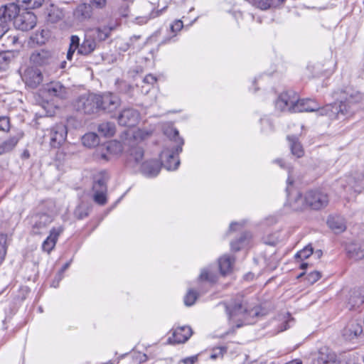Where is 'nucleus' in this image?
Instances as JSON below:
<instances>
[{
	"instance_id": "40",
	"label": "nucleus",
	"mask_w": 364,
	"mask_h": 364,
	"mask_svg": "<svg viewBox=\"0 0 364 364\" xmlns=\"http://www.w3.org/2000/svg\"><path fill=\"white\" fill-rule=\"evenodd\" d=\"M314 252L313 247L311 245L306 246L303 250L299 251L296 255V259L301 260L309 258Z\"/></svg>"
},
{
	"instance_id": "18",
	"label": "nucleus",
	"mask_w": 364,
	"mask_h": 364,
	"mask_svg": "<svg viewBox=\"0 0 364 364\" xmlns=\"http://www.w3.org/2000/svg\"><path fill=\"white\" fill-rule=\"evenodd\" d=\"M320 109L319 105L311 99L299 100L296 97L294 112H316Z\"/></svg>"
},
{
	"instance_id": "39",
	"label": "nucleus",
	"mask_w": 364,
	"mask_h": 364,
	"mask_svg": "<svg viewBox=\"0 0 364 364\" xmlns=\"http://www.w3.org/2000/svg\"><path fill=\"white\" fill-rule=\"evenodd\" d=\"M216 274L207 269H203L199 275V280L202 282L207 281L210 283H214L216 282Z\"/></svg>"
},
{
	"instance_id": "53",
	"label": "nucleus",
	"mask_w": 364,
	"mask_h": 364,
	"mask_svg": "<svg viewBox=\"0 0 364 364\" xmlns=\"http://www.w3.org/2000/svg\"><path fill=\"white\" fill-rule=\"evenodd\" d=\"M197 360L196 356L188 357L183 360L181 362L184 364H193Z\"/></svg>"
},
{
	"instance_id": "52",
	"label": "nucleus",
	"mask_w": 364,
	"mask_h": 364,
	"mask_svg": "<svg viewBox=\"0 0 364 364\" xmlns=\"http://www.w3.org/2000/svg\"><path fill=\"white\" fill-rule=\"evenodd\" d=\"M67 123H68V127H77V125H78V122L76 120V119L75 117H68V119H67Z\"/></svg>"
},
{
	"instance_id": "50",
	"label": "nucleus",
	"mask_w": 364,
	"mask_h": 364,
	"mask_svg": "<svg viewBox=\"0 0 364 364\" xmlns=\"http://www.w3.org/2000/svg\"><path fill=\"white\" fill-rule=\"evenodd\" d=\"M92 7H95L97 9H102L106 4V0H90V4Z\"/></svg>"
},
{
	"instance_id": "12",
	"label": "nucleus",
	"mask_w": 364,
	"mask_h": 364,
	"mask_svg": "<svg viewBox=\"0 0 364 364\" xmlns=\"http://www.w3.org/2000/svg\"><path fill=\"white\" fill-rule=\"evenodd\" d=\"M68 134L67 126L63 124H57L53 127L49 132L50 144L53 148H58L66 140Z\"/></svg>"
},
{
	"instance_id": "2",
	"label": "nucleus",
	"mask_w": 364,
	"mask_h": 364,
	"mask_svg": "<svg viewBox=\"0 0 364 364\" xmlns=\"http://www.w3.org/2000/svg\"><path fill=\"white\" fill-rule=\"evenodd\" d=\"M333 97L339 102H335L326 105L321 109V115L326 114L331 118L337 119H339L341 116H352L355 112L352 109V105L359 102L363 99L361 93L351 87L335 91L333 93Z\"/></svg>"
},
{
	"instance_id": "61",
	"label": "nucleus",
	"mask_w": 364,
	"mask_h": 364,
	"mask_svg": "<svg viewBox=\"0 0 364 364\" xmlns=\"http://www.w3.org/2000/svg\"><path fill=\"white\" fill-rule=\"evenodd\" d=\"M230 245H231L232 250H233L235 251H238L240 249V247L237 245V244L236 242H231Z\"/></svg>"
},
{
	"instance_id": "8",
	"label": "nucleus",
	"mask_w": 364,
	"mask_h": 364,
	"mask_svg": "<svg viewBox=\"0 0 364 364\" xmlns=\"http://www.w3.org/2000/svg\"><path fill=\"white\" fill-rule=\"evenodd\" d=\"M53 215L47 213H37L31 218L32 228L33 235H40L46 232L48 226L53 222Z\"/></svg>"
},
{
	"instance_id": "36",
	"label": "nucleus",
	"mask_w": 364,
	"mask_h": 364,
	"mask_svg": "<svg viewBox=\"0 0 364 364\" xmlns=\"http://www.w3.org/2000/svg\"><path fill=\"white\" fill-rule=\"evenodd\" d=\"M21 7L26 10L35 9L42 6L44 0H18Z\"/></svg>"
},
{
	"instance_id": "45",
	"label": "nucleus",
	"mask_w": 364,
	"mask_h": 364,
	"mask_svg": "<svg viewBox=\"0 0 364 364\" xmlns=\"http://www.w3.org/2000/svg\"><path fill=\"white\" fill-rule=\"evenodd\" d=\"M321 277V272L318 271H314L310 272L306 277L307 282L310 284H314L317 282Z\"/></svg>"
},
{
	"instance_id": "7",
	"label": "nucleus",
	"mask_w": 364,
	"mask_h": 364,
	"mask_svg": "<svg viewBox=\"0 0 364 364\" xmlns=\"http://www.w3.org/2000/svg\"><path fill=\"white\" fill-rule=\"evenodd\" d=\"M304 200L306 206L314 210L325 208L329 201L328 195L319 190L308 191L304 196Z\"/></svg>"
},
{
	"instance_id": "14",
	"label": "nucleus",
	"mask_w": 364,
	"mask_h": 364,
	"mask_svg": "<svg viewBox=\"0 0 364 364\" xmlns=\"http://www.w3.org/2000/svg\"><path fill=\"white\" fill-rule=\"evenodd\" d=\"M21 3H11L3 6L0 8V20L3 23H6L11 20H15V18L20 13L22 9Z\"/></svg>"
},
{
	"instance_id": "62",
	"label": "nucleus",
	"mask_w": 364,
	"mask_h": 364,
	"mask_svg": "<svg viewBox=\"0 0 364 364\" xmlns=\"http://www.w3.org/2000/svg\"><path fill=\"white\" fill-rule=\"evenodd\" d=\"M280 167L284 168V163L282 159H277L274 161Z\"/></svg>"
},
{
	"instance_id": "44",
	"label": "nucleus",
	"mask_w": 364,
	"mask_h": 364,
	"mask_svg": "<svg viewBox=\"0 0 364 364\" xmlns=\"http://www.w3.org/2000/svg\"><path fill=\"white\" fill-rule=\"evenodd\" d=\"M93 199L95 203L99 205H103L107 203L106 193L107 192H94Z\"/></svg>"
},
{
	"instance_id": "31",
	"label": "nucleus",
	"mask_w": 364,
	"mask_h": 364,
	"mask_svg": "<svg viewBox=\"0 0 364 364\" xmlns=\"http://www.w3.org/2000/svg\"><path fill=\"white\" fill-rule=\"evenodd\" d=\"M347 253L350 259H362L364 258V247L357 244H351L347 247Z\"/></svg>"
},
{
	"instance_id": "20",
	"label": "nucleus",
	"mask_w": 364,
	"mask_h": 364,
	"mask_svg": "<svg viewBox=\"0 0 364 364\" xmlns=\"http://www.w3.org/2000/svg\"><path fill=\"white\" fill-rule=\"evenodd\" d=\"M192 335V329L189 326H182L176 328L173 332V337L168 341L171 343H181L186 342Z\"/></svg>"
},
{
	"instance_id": "23",
	"label": "nucleus",
	"mask_w": 364,
	"mask_h": 364,
	"mask_svg": "<svg viewBox=\"0 0 364 364\" xmlns=\"http://www.w3.org/2000/svg\"><path fill=\"white\" fill-rule=\"evenodd\" d=\"M23 80L26 84L32 87H37L43 81V75L38 70H28L26 72Z\"/></svg>"
},
{
	"instance_id": "63",
	"label": "nucleus",
	"mask_w": 364,
	"mask_h": 364,
	"mask_svg": "<svg viewBox=\"0 0 364 364\" xmlns=\"http://www.w3.org/2000/svg\"><path fill=\"white\" fill-rule=\"evenodd\" d=\"M328 364H341V362L338 360L337 356L336 357V359H333Z\"/></svg>"
},
{
	"instance_id": "43",
	"label": "nucleus",
	"mask_w": 364,
	"mask_h": 364,
	"mask_svg": "<svg viewBox=\"0 0 364 364\" xmlns=\"http://www.w3.org/2000/svg\"><path fill=\"white\" fill-rule=\"evenodd\" d=\"M6 240L7 236L4 234H0V264L4 259L6 253Z\"/></svg>"
},
{
	"instance_id": "49",
	"label": "nucleus",
	"mask_w": 364,
	"mask_h": 364,
	"mask_svg": "<svg viewBox=\"0 0 364 364\" xmlns=\"http://www.w3.org/2000/svg\"><path fill=\"white\" fill-rule=\"evenodd\" d=\"M183 27V22L180 20L175 21L170 26L171 31L174 33V36L180 31Z\"/></svg>"
},
{
	"instance_id": "19",
	"label": "nucleus",
	"mask_w": 364,
	"mask_h": 364,
	"mask_svg": "<svg viewBox=\"0 0 364 364\" xmlns=\"http://www.w3.org/2000/svg\"><path fill=\"white\" fill-rule=\"evenodd\" d=\"M346 183L344 188H348V190L360 193L364 188V175L362 173H356L353 176H348Z\"/></svg>"
},
{
	"instance_id": "32",
	"label": "nucleus",
	"mask_w": 364,
	"mask_h": 364,
	"mask_svg": "<svg viewBox=\"0 0 364 364\" xmlns=\"http://www.w3.org/2000/svg\"><path fill=\"white\" fill-rule=\"evenodd\" d=\"M82 143L85 146L89 148L95 147L100 143V139L97 134L89 132L82 137Z\"/></svg>"
},
{
	"instance_id": "60",
	"label": "nucleus",
	"mask_w": 364,
	"mask_h": 364,
	"mask_svg": "<svg viewBox=\"0 0 364 364\" xmlns=\"http://www.w3.org/2000/svg\"><path fill=\"white\" fill-rule=\"evenodd\" d=\"M147 360V356L146 354H139V362L143 363Z\"/></svg>"
},
{
	"instance_id": "5",
	"label": "nucleus",
	"mask_w": 364,
	"mask_h": 364,
	"mask_svg": "<svg viewBox=\"0 0 364 364\" xmlns=\"http://www.w3.org/2000/svg\"><path fill=\"white\" fill-rule=\"evenodd\" d=\"M73 106L77 112L84 114L95 113L98 111L97 95H82L75 100Z\"/></svg>"
},
{
	"instance_id": "38",
	"label": "nucleus",
	"mask_w": 364,
	"mask_h": 364,
	"mask_svg": "<svg viewBox=\"0 0 364 364\" xmlns=\"http://www.w3.org/2000/svg\"><path fill=\"white\" fill-rule=\"evenodd\" d=\"M284 0H259L257 4L258 6L262 9L266 10L272 6H277L282 4Z\"/></svg>"
},
{
	"instance_id": "30",
	"label": "nucleus",
	"mask_w": 364,
	"mask_h": 364,
	"mask_svg": "<svg viewBox=\"0 0 364 364\" xmlns=\"http://www.w3.org/2000/svg\"><path fill=\"white\" fill-rule=\"evenodd\" d=\"M108 176L107 173H101L100 176L95 178L92 186L94 192H107V181Z\"/></svg>"
},
{
	"instance_id": "9",
	"label": "nucleus",
	"mask_w": 364,
	"mask_h": 364,
	"mask_svg": "<svg viewBox=\"0 0 364 364\" xmlns=\"http://www.w3.org/2000/svg\"><path fill=\"white\" fill-rule=\"evenodd\" d=\"M36 17L33 13L22 8L14 21V26L21 31H28L36 26Z\"/></svg>"
},
{
	"instance_id": "42",
	"label": "nucleus",
	"mask_w": 364,
	"mask_h": 364,
	"mask_svg": "<svg viewBox=\"0 0 364 364\" xmlns=\"http://www.w3.org/2000/svg\"><path fill=\"white\" fill-rule=\"evenodd\" d=\"M198 298V294L193 289L188 290L186 296H184V304L186 306H190L194 304L196 300Z\"/></svg>"
},
{
	"instance_id": "51",
	"label": "nucleus",
	"mask_w": 364,
	"mask_h": 364,
	"mask_svg": "<svg viewBox=\"0 0 364 364\" xmlns=\"http://www.w3.org/2000/svg\"><path fill=\"white\" fill-rule=\"evenodd\" d=\"M119 12L122 16L127 17L129 14L128 5L126 4V5L122 6L119 9Z\"/></svg>"
},
{
	"instance_id": "64",
	"label": "nucleus",
	"mask_w": 364,
	"mask_h": 364,
	"mask_svg": "<svg viewBox=\"0 0 364 364\" xmlns=\"http://www.w3.org/2000/svg\"><path fill=\"white\" fill-rule=\"evenodd\" d=\"M308 265H309V264H308V263H306V262H303V263H301V265H300V269H306V267H308Z\"/></svg>"
},
{
	"instance_id": "46",
	"label": "nucleus",
	"mask_w": 364,
	"mask_h": 364,
	"mask_svg": "<svg viewBox=\"0 0 364 364\" xmlns=\"http://www.w3.org/2000/svg\"><path fill=\"white\" fill-rule=\"evenodd\" d=\"M156 82V77L151 74L146 75L143 80V82L147 84L149 87L144 91L145 93H148L151 86H152Z\"/></svg>"
},
{
	"instance_id": "10",
	"label": "nucleus",
	"mask_w": 364,
	"mask_h": 364,
	"mask_svg": "<svg viewBox=\"0 0 364 364\" xmlns=\"http://www.w3.org/2000/svg\"><path fill=\"white\" fill-rule=\"evenodd\" d=\"M97 101L98 110H103L108 113L116 110L121 103L118 96L110 92L97 95Z\"/></svg>"
},
{
	"instance_id": "1",
	"label": "nucleus",
	"mask_w": 364,
	"mask_h": 364,
	"mask_svg": "<svg viewBox=\"0 0 364 364\" xmlns=\"http://www.w3.org/2000/svg\"><path fill=\"white\" fill-rule=\"evenodd\" d=\"M111 31V28L106 26L92 29L85 34L82 43L78 36L72 35L70 38L67 59L71 60L76 50L77 54L81 55H90L98 48L100 42L105 41L109 36Z\"/></svg>"
},
{
	"instance_id": "55",
	"label": "nucleus",
	"mask_w": 364,
	"mask_h": 364,
	"mask_svg": "<svg viewBox=\"0 0 364 364\" xmlns=\"http://www.w3.org/2000/svg\"><path fill=\"white\" fill-rule=\"evenodd\" d=\"M8 43H10L11 46H14L17 43L18 38L16 36H7Z\"/></svg>"
},
{
	"instance_id": "15",
	"label": "nucleus",
	"mask_w": 364,
	"mask_h": 364,
	"mask_svg": "<svg viewBox=\"0 0 364 364\" xmlns=\"http://www.w3.org/2000/svg\"><path fill=\"white\" fill-rule=\"evenodd\" d=\"M139 113L132 108L123 109L118 117V122L122 126L133 127L138 122Z\"/></svg>"
},
{
	"instance_id": "35",
	"label": "nucleus",
	"mask_w": 364,
	"mask_h": 364,
	"mask_svg": "<svg viewBox=\"0 0 364 364\" xmlns=\"http://www.w3.org/2000/svg\"><path fill=\"white\" fill-rule=\"evenodd\" d=\"M290 206L296 210L303 209L306 205L304 197H302L301 194L299 192H296L294 198H289Z\"/></svg>"
},
{
	"instance_id": "41",
	"label": "nucleus",
	"mask_w": 364,
	"mask_h": 364,
	"mask_svg": "<svg viewBox=\"0 0 364 364\" xmlns=\"http://www.w3.org/2000/svg\"><path fill=\"white\" fill-rule=\"evenodd\" d=\"M74 215L79 220L83 219L88 215V208L83 204L79 205L74 211Z\"/></svg>"
},
{
	"instance_id": "27",
	"label": "nucleus",
	"mask_w": 364,
	"mask_h": 364,
	"mask_svg": "<svg viewBox=\"0 0 364 364\" xmlns=\"http://www.w3.org/2000/svg\"><path fill=\"white\" fill-rule=\"evenodd\" d=\"M92 6L90 4H81L74 11V16L80 21H84L91 17Z\"/></svg>"
},
{
	"instance_id": "3",
	"label": "nucleus",
	"mask_w": 364,
	"mask_h": 364,
	"mask_svg": "<svg viewBox=\"0 0 364 364\" xmlns=\"http://www.w3.org/2000/svg\"><path fill=\"white\" fill-rule=\"evenodd\" d=\"M168 135L172 137V139L176 143L174 149L164 150L161 154V159L164 166L168 171L176 170L179 164L180 160L178 154L182 151V146L184 141L179 136L178 131L176 129H170Z\"/></svg>"
},
{
	"instance_id": "4",
	"label": "nucleus",
	"mask_w": 364,
	"mask_h": 364,
	"mask_svg": "<svg viewBox=\"0 0 364 364\" xmlns=\"http://www.w3.org/2000/svg\"><path fill=\"white\" fill-rule=\"evenodd\" d=\"M128 149L125 151V165L127 168L136 171L143 160L144 148L135 140L129 141Z\"/></svg>"
},
{
	"instance_id": "22",
	"label": "nucleus",
	"mask_w": 364,
	"mask_h": 364,
	"mask_svg": "<svg viewBox=\"0 0 364 364\" xmlns=\"http://www.w3.org/2000/svg\"><path fill=\"white\" fill-rule=\"evenodd\" d=\"M142 174L147 177H155L160 171V165L156 161H147L138 167Z\"/></svg>"
},
{
	"instance_id": "57",
	"label": "nucleus",
	"mask_w": 364,
	"mask_h": 364,
	"mask_svg": "<svg viewBox=\"0 0 364 364\" xmlns=\"http://www.w3.org/2000/svg\"><path fill=\"white\" fill-rule=\"evenodd\" d=\"M7 32V26L6 25L1 23L0 24V38H4L6 33Z\"/></svg>"
},
{
	"instance_id": "26",
	"label": "nucleus",
	"mask_w": 364,
	"mask_h": 364,
	"mask_svg": "<svg viewBox=\"0 0 364 364\" xmlns=\"http://www.w3.org/2000/svg\"><path fill=\"white\" fill-rule=\"evenodd\" d=\"M327 224L336 233H341L346 228L344 219L340 216H330L328 218Z\"/></svg>"
},
{
	"instance_id": "47",
	"label": "nucleus",
	"mask_w": 364,
	"mask_h": 364,
	"mask_svg": "<svg viewBox=\"0 0 364 364\" xmlns=\"http://www.w3.org/2000/svg\"><path fill=\"white\" fill-rule=\"evenodd\" d=\"M107 151L112 153L114 150V153L117 154L122 151V146L119 143L116 141H112L108 144L106 147Z\"/></svg>"
},
{
	"instance_id": "24",
	"label": "nucleus",
	"mask_w": 364,
	"mask_h": 364,
	"mask_svg": "<svg viewBox=\"0 0 364 364\" xmlns=\"http://www.w3.org/2000/svg\"><path fill=\"white\" fill-rule=\"evenodd\" d=\"M47 91L50 95L65 99L68 97V89L60 82H52L47 87Z\"/></svg>"
},
{
	"instance_id": "25",
	"label": "nucleus",
	"mask_w": 364,
	"mask_h": 364,
	"mask_svg": "<svg viewBox=\"0 0 364 364\" xmlns=\"http://www.w3.org/2000/svg\"><path fill=\"white\" fill-rule=\"evenodd\" d=\"M336 353L326 346L321 347L318 353L314 364H328L331 360L336 359Z\"/></svg>"
},
{
	"instance_id": "16",
	"label": "nucleus",
	"mask_w": 364,
	"mask_h": 364,
	"mask_svg": "<svg viewBox=\"0 0 364 364\" xmlns=\"http://www.w3.org/2000/svg\"><path fill=\"white\" fill-rule=\"evenodd\" d=\"M364 303V291L361 289H351L347 296L346 306L350 310L360 307Z\"/></svg>"
},
{
	"instance_id": "48",
	"label": "nucleus",
	"mask_w": 364,
	"mask_h": 364,
	"mask_svg": "<svg viewBox=\"0 0 364 364\" xmlns=\"http://www.w3.org/2000/svg\"><path fill=\"white\" fill-rule=\"evenodd\" d=\"M10 128L9 119L6 117H0V130L7 132Z\"/></svg>"
},
{
	"instance_id": "37",
	"label": "nucleus",
	"mask_w": 364,
	"mask_h": 364,
	"mask_svg": "<svg viewBox=\"0 0 364 364\" xmlns=\"http://www.w3.org/2000/svg\"><path fill=\"white\" fill-rule=\"evenodd\" d=\"M13 59L12 54L9 52L0 53V71L6 70Z\"/></svg>"
},
{
	"instance_id": "13",
	"label": "nucleus",
	"mask_w": 364,
	"mask_h": 364,
	"mask_svg": "<svg viewBox=\"0 0 364 364\" xmlns=\"http://www.w3.org/2000/svg\"><path fill=\"white\" fill-rule=\"evenodd\" d=\"M296 100V95L293 91L282 93L275 102L276 109L280 111L288 110L294 112V107Z\"/></svg>"
},
{
	"instance_id": "17",
	"label": "nucleus",
	"mask_w": 364,
	"mask_h": 364,
	"mask_svg": "<svg viewBox=\"0 0 364 364\" xmlns=\"http://www.w3.org/2000/svg\"><path fill=\"white\" fill-rule=\"evenodd\" d=\"M63 230L64 228L63 226L53 228L50 231V235L42 244L43 250L50 253L55 247L58 238Z\"/></svg>"
},
{
	"instance_id": "56",
	"label": "nucleus",
	"mask_w": 364,
	"mask_h": 364,
	"mask_svg": "<svg viewBox=\"0 0 364 364\" xmlns=\"http://www.w3.org/2000/svg\"><path fill=\"white\" fill-rule=\"evenodd\" d=\"M218 350H219V352H214L213 353H212L210 355V358L215 359V358H217L218 357H223V354L225 352H223V348H220Z\"/></svg>"
},
{
	"instance_id": "59",
	"label": "nucleus",
	"mask_w": 364,
	"mask_h": 364,
	"mask_svg": "<svg viewBox=\"0 0 364 364\" xmlns=\"http://www.w3.org/2000/svg\"><path fill=\"white\" fill-rule=\"evenodd\" d=\"M70 264L68 262V263H65L63 267H62V269H60V272H59V274H58V281L59 282L61 279H62V274L64 272V271H65V269L69 267Z\"/></svg>"
},
{
	"instance_id": "58",
	"label": "nucleus",
	"mask_w": 364,
	"mask_h": 364,
	"mask_svg": "<svg viewBox=\"0 0 364 364\" xmlns=\"http://www.w3.org/2000/svg\"><path fill=\"white\" fill-rule=\"evenodd\" d=\"M166 7L165 6V7H164L163 9H160V10H157V11H153L150 14V16H151V18H155V17L159 16V15H161V14L162 13V11H163L164 10H165V9H166Z\"/></svg>"
},
{
	"instance_id": "29",
	"label": "nucleus",
	"mask_w": 364,
	"mask_h": 364,
	"mask_svg": "<svg viewBox=\"0 0 364 364\" xmlns=\"http://www.w3.org/2000/svg\"><path fill=\"white\" fill-rule=\"evenodd\" d=\"M235 263V257L224 255L219 259V267L222 274L225 275L231 272Z\"/></svg>"
},
{
	"instance_id": "54",
	"label": "nucleus",
	"mask_w": 364,
	"mask_h": 364,
	"mask_svg": "<svg viewBox=\"0 0 364 364\" xmlns=\"http://www.w3.org/2000/svg\"><path fill=\"white\" fill-rule=\"evenodd\" d=\"M288 316L290 317V315L289 314ZM293 318H289L287 320H286L284 323L282 328L279 330V331H284L289 328V323L293 321Z\"/></svg>"
},
{
	"instance_id": "6",
	"label": "nucleus",
	"mask_w": 364,
	"mask_h": 364,
	"mask_svg": "<svg viewBox=\"0 0 364 364\" xmlns=\"http://www.w3.org/2000/svg\"><path fill=\"white\" fill-rule=\"evenodd\" d=\"M230 320L240 321L245 318L249 307L242 296H237L228 304H225Z\"/></svg>"
},
{
	"instance_id": "11",
	"label": "nucleus",
	"mask_w": 364,
	"mask_h": 364,
	"mask_svg": "<svg viewBox=\"0 0 364 364\" xmlns=\"http://www.w3.org/2000/svg\"><path fill=\"white\" fill-rule=\"evenodd\" d=\"M30 60L36 65L43 66L56 64L58 57L54 52L42 49L33 52Z\"/></svg>"
},
{
	"instance_id": "28",
	"label": "nucleus",
	"mask_w": 364,
	"mask_h": 364,
	"mask_svg": "<svg viewBox=\"0 0 364 364\" xmlns=\"http://www.w3.org/2000/svg\"><path fill=\"white\" fill-rule=\"evenodd\" d=\"M287 139L289 143L291 154L298 158L303 156L304 151L298 138L295 136H287Z\"/></svg>"
},
{
	"instance_id": "21",
	"label": "nucleus",
	"mask_w": 364,
	"mask_h": 364,
	"mask_svg": "<svg viewBox=\"0 0 364 364\" xmlns=\"http://www.w3.org/2000/svg\"><path fill=\"white\" fill-rule=\"evenodd\" d=\"M363 332L362 326L355 321L349 322L343 330V336L346 340L356 338Z\"/></svg>"
},
{
	"instance_id": "34",
	"label": "nucleus",
	"mask_w": 364,
	"mask_h": 364,
	"mask_svg": "<svg viewBox=\"0 0 364 364\" xmlns=\"http://www.w3.org/2000/svg\"><path fill=\"white\" fill-rule=\"evenodd\" d=\"M19 138L17 136L10 137L0 145V155L11 151L18 144Z\"/></svg>"
},
{
	"instance_id": "33",
	"label": "nucleus",
	"mask_w": 364,
	"mask_h": 364,
	"mask_svg": "<svg viewBox=\"0 0 364 364\" xmlns=\"http://www.w3.org/2000/svg\"><path fill=\"white\" fill-rule=\"evenodd\" d=\"M98 132L105 136H112L116 131V127L112 122H102L99 124Z\"/></svg>"
}]
</instances>
